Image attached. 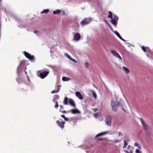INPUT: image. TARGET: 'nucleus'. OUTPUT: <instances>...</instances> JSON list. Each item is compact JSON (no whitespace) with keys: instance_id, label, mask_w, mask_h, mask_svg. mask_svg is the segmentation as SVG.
<instances>
[{"instance_id":"nucleus-1","label":"nucleus","mask_w":153,"mask_h":153,"mask_svg":"<svg viewBox=\"0 0 153 153\" xmlns=\"http://www.w3.org/2000/svg\"><path fill=\"white\" fill-rule=\"evenodd\" d=\"M24 54L26 57L30 60L31 61L34 60V56L33 55H31L28 52L25 51L24 52Z\"/></svg>"},{"instance_id":"nucleus-2","label":"nucleus","mask_w":153,"mask_h":153,"mask_svg":"<svg viewBox=\"0 0 153 153\" xmlns=\"http://www.w3.org/2000/svg\"><path fill=\"white\" fill-rule=\"evenodd\" d=\"M24 54L26 57L30 60L31 61L34 60V56L33 55H31L28 52L25 51L24 52Z\"/></svg>"},{"instance_id":"nucleus-3","label":"nucleus","mask_w":153,"mask_h":153,"mask_svg":"<svg viewBox=\"0 0 153 153\" xmlns=\"http://www.w3.org/2000/svg\"><path fill=\"white\" fill-rule=\"evenodd\" d=\"M24 54L26 57L30 60L31 61L34 60V56L33 55H31L28 52L25 51L24 52Z\"/></svg>"},{"instance_id":"nucleus-4","label":"nucleus","mask_w":153,"mask_h":153,"mask_svg":"<svg viewBox=\"0 0 153 153\" xmlns=\"http://www.w3.org/2000/svg\"><path fill=\"white\" fill-rule=\"evenodd\" d=\"M24 54L26 57L30 60L31 61L34 60V56L33 55H31L28 52L25 51L24 52Z\"/></svg>"},{"instance_id":"nucleus-5","label":"nucleus","mask_w":153,"mask_h":153,"mask_svg":"<svg viewBox=\"0 0 153 153\" xmlns=\"http://www.w3.org/2000/svg\"><path fill=\"white\" fill-rule=\"evenodd\" d=\"M91 22V20L88 18H85L80 22V24L82 26H84L89 23Z\"/></svg>"},{"instance_id":"nucleus-6","label":"nucleus","mask_w":153,"mask_h":153,"mask_svg":"<svg viewBox=\"0 0 153 153\" xmlns=\"http://www.w3.org/2000/svg\"><path fill=\"white\" fill-rule=\"evenodd\" d=\"M119 104V102H112L111 105L112 107V109L113 111H117Z\"/></svg>"},{"instance_id":"nucleus-7","label":"nucleus","mask_w":153,"mask_h":153,"mask_svg":"<svg viewBox=\"0 0 153 153\" xmlns=\"http://www.w3.org/2000/svg\"><path fill=\"white\" fill-rule=\"evenodd\" d=\"M49 72L45 71L41 72L39 74V76L42 79H43L46 77L48 74Z\"/></svg>"},{"instance_id":"nucleus-8","label":"nucleus","mask_w":153,"mask_h":153,"mask_svg":"<svg viewBox=\"0 0 153 153\" xmlns=\"http://www.w3.org/2000/svg\"><path fill=\"white\" fill-rule=\"evenodd\" d=\"M140 120L143 127L145 131L148 130L149 129V127L148 125L145 123L142 118H140Z\"/></svg>"},{"instance_id":"nucleus-9","label":"nucleus","mask_w":153,"mask_h":153,"mask_svg":"<svg viewBox=\"0 0 153 153\" xmlns=\"http://www.w3.org/2000/svg\"><path fill=\"white\" fill-rule=\"evenodd\" d=\"M81 36L79 33H76L74 35L73 40L75 41H78L80 39Z\"/></svg>"},{"instance_id":"nucleus-10","label":"nucleus","mask_w":153,"mask_h":153,"mask_svg":"<svg viewBox=\"0 0 153 153\" xmlns=\"http://www.w3.org/2000/svg\"><path fill=\"white\" fill-rule=\"evenodd\" d=\"M56 123L62 129H63L64 128V125L65 123V122L62 121L61 122L57 120L56 121Z\"/></svg>"},{"instance_id":"nucleus-11","label":"nucleus","mask_w":153,"mask_h":153,"mask_svg":"<svg viewBox=\"0 0 153 153\" xmlns=\"http://www.w3.org/2000/svg\"><path fill=\"white\" fill-rule=\"evenodd\" d=\"M111 52L113 56L117 58H119L120 59H122L121 57L116 51L112 50L111 51Z\"/></svg>"},{"instance_id":"nucleus-12","label":"nucleus","mask_w":153,"mask_h":153,"mask_svg":"<svg viewBox=\"0 0 153 153\" xmlns=\"http://www.w3.org/2000/svg\"><path fill=\"white\" fill-rule=\"evenodd\" d=\"M106 123L107 125L111 126V119L109 116H107L105 119Z\"/></svg>"},{"instance_id":"nucleus-13","label":"nucleus","mask_w":153,"mask_h":153,"mask_svg":"<svg viewBox=\"0 0 153 153\" xmlns=\"http://www.w3.org/2000/svg\"><path fill=\"white\" fill-rule=\"evenodd\" d=\"M75 94L76 97L80 100L83 99V97L81 93L79 91H76L75 93Z\"/></svg>"},{"instance_id":"nucleus-14","label":"nucleus","mask_w":153,"mask_h":153,"mask_svg":"<svg viewBox=\"0 0 153 153\" xmlns=\"http://www.w3.org/2000/svg\"><path fill=\"white\" fill-rule=\"evenodd\" d=\"M69 103L71 105L75 107L76 105L74 101L72 99L70 98L68 100Z\"/></svg>"},{"instance_id":"nucleus-15","label":"nucleus","mask_w":153,"mask_h":153,"mask_svg":"<svg viewBox=\"0 0 153 153\" xmlns=\"http://www.w3.org/2000/svg\"><path fill=\"white\" fill-rule=\"evenodd\" d=\"M71 111L72 113L73 114H79L80 113V111L77 109H71Z\"/></svg>"},{"instance_id":"nucleus-16","label":"nucleus","mask_w":153,"mask_h":153,"mask_svg":"<svg viewBox=\"0 0 153 153\" xmlns=\"http://www.w3.org/2000/svg\"><path fill=\"white\" fill-rule=\"evenodd\" d=\"M114 33L121 40L124 41H125V40H124L120 36V35L119 33L116 31H115L114 32Z\"/></svg>"},{"instance_id":"nucleus-17","label":"nucleus","mask_w":153,"mask_h":153,"mask_svg":"<svg viewBox=\"0 0 153 153\" xmlns=\"http://www.w3.org/2000/svg\"><path fill=\"white\" fill-rule=\"evenodd\" d=\"M107 133L108 132H104L101 133H99V134H98L95 137L97 138L98 137L103 135H105V134H107Z\"/></svg>"},{"instance_id":"nucleus-18","label":"nucleus","mask_w":153,"mask_h":153,"mask_svg":"<svg viewBox=\"0 0 153 153\" xmlns=\"http://www.w3.org/2000/svg\"><path fill=\"white\" fill-rule=\"evenodd\" d=\"M123 68L124 71L127 73L128 74L129 72V70L128 68L125 67L123 66Z\"/></svg>"},{"instance_id":"nucleus-19","label":"nucleus","mask_w":153,"mask_h":153,"mask_svg":"<svg viewBox=\"0 0 153 153\" xmlns=\"http://www.w3.org/2000/svg\"><path fill=\"white\" fill-rule=\"evenodd\" d=\"M117 21L113 20L112 19L111 20V22L112 23V24H113L115 26L117 24Z\"/></svg>"},{"instance_id":"nucleus-20","label":"nucleus","mask_w":153,"mask_h":153,"mask_svg":"<svg viewBox=\"0 0 153 153\" xmlns=\"http://www.w3.org/2000/svg\"><path fill=\"white\" fill-rule=\"evenodd\" d=\"M68 98L67 97H66L64 98V103L65 105L68 104Z\"/></svg>"},{"instance_id":"nucleus-21","label":"nucleus","mask_w":153,"mask_h":153,"mask_svg":"<svg viewBox=\"0 0 153 153\" xmlns=\"http://www.w3.org/2000/svg\"><path fill=\"white\" fill-rule=\"evenodd\" d=\"M70 80L71 79L65 76L63 77L62 78V80L63 81H68Z\"/></svg>"},{"instance_id":"nucleus-22","label":"nucleus","mask_w":153,"mask_h":153,"mask_svg":"<svg viewBox=\"0 0 153 153\" xmlns=\"http://www.w3.org/2000/svg\"><path fill=\"white\" fill-rule=\"evenodd\" d=\"M130 149V145H129L128 146L127 148V149L128 150V151H126V152L127 153H132V151L131 149Z\"/></svg>"},{"instance_id":"nucleus-23","label":"nucleus","mask_w":153,"mask_h":153,"mask_svg":"<svg viewBox=\"0 0 153 153\" xmlns=\"http://www.w3.org/2000/svg\"><path fill=\"white\" fill-rule=\"evenodd\" d=\"M108 18L111 19L112 18V14L111 12L109 11L108 12Z\"/></svg>"},{"instance_id":"nucleus-24","label":"nucleus","mask_w":153,"mask_h":153,"mask_svg":"<svg viewBox=\"0 0 153 153\" xmlns=\"http://www.w3.org/2000/svg\"><path fill=\"white\" fill-rule=\"evenodd\" d=\"M53 13L54 14H59L60 13V11L59 10H57L56 11H53Z\"/></svg>"},{"instance_id":"nucleus-25","label":"nucleus","mask_w":153,"mask_h":153,"mask_svg":"<svg viewBox=\"0 0 153 153\" xmlns=\"http://www.w3.org/2000/svg\"><path fill=\"white\" fill-rule=\"evenodd\" d=\"M91 92L93 94V96L95 98H96L97 96L95 92L93 91H91Z\"/></svg>"},{"instance_id":"nucleus-26","label":"nucleus","mask_w":153,"mask_h":153,"mask_svg":"<svg viewBox=\"0 0 153 153\" xmlns=\"http://www.w3.org/2000/svg\"><path fill=\"white\" fill-rule=\"evenodd\" d=\"M134 146H137L138 147V148L139 149H141V147L136 142L135 143Z\"/></svg>"},{"instance_id":"nucleus-27","label":"nucleus","mask_w":153,"mask_h":153,"mask_svg":"<svg viewBox=\"0 0 153 153\" xmlns=\"http://www.w3.org/2000/svg\"><path fill=\"white\" fill-rule=\"evenodd\" d=\"M49 11V10L48 9H46L44 10L42 12H41V13H48Z\"/></svg>"},{"instance_id":"nucleus-28","label":"nucleus","mask_w":153,"mask_h":153,"mask_svg":"<svg viewBox=\"0 0 153 153\" xmlns=\"http://www.w3.org/2000/svg\"><path fill=\"white\" fill-rule=\"evenodd\" d=\"M112 19L118 21V17L114 15V16L113 19Z\"/></svg>"},{"instance_id":"nucleus-29","label":"nucleus","mask_w":153,"mask_h":153,"mask_svg":"<svg viewBox=\"0 0 153 153\" xmlns=\"http://www.w3.org/2000/svg\"><path fill=\"white\" fill-rule=\"evenodd\" d=\"M124 145L123 146V148H125L126 147V146L128 144L127 143L125 140H124Z\"/></svg>"},{"instance_id":"nucleus-30","label":"nucleus","mask_w":153,"mask_h":153,"mask_svg":"<svg viewBox=\"0 0 153 153\" xmlns=\"http://www.w3.org/2000/svg\"><path fill=\"white\" fill-rule=\"evenodd\" d=\"M65 55L67 56V57L70 59H71V58L70 57V56L67 53H65Z\"/></svg>"},{"instance_id":"nucleus-31","label":"nucleus","mask_w":153,"mask_h":153,"mask_svg":"<svg viewBox=\"0 0 153 153\" xmlns=\"http://www.w3.org/2000/svg\"><path fill=\"white\" fill-rule=\"evenodd\" d=\"M55 103H56V104L55 105V108H57L59 106V105L58 104V102L57 101H56L55 102Z\"/></svg>"},{"instance_id":"nucleus-32","label":"nucleus","mask_w":153,"mask_h":153,"mask_svg":"<svg viewBox=\"0 0 153 153\" xmlns=\"http://www.w3.org/2000/svg\"><path fill=\"white\" fill-rule=\"evenodd\" d=\"M142 50L144 52H146V50L144 46H142Z\"/></svg>"},{"instance_id":"nucleus-33","label":"nucleus","mask_w":153,"mask_h":153,"mask_svg":"<svg viewBox=\"0 0 153 153\" xmlns=\"http://www.w3.org/2000/svg\"><path fill=\"white\" fill-rule=\"evenodd\" d=\"M98 114L97 113H94V116L95 118H97L98 117Z\"/></svg>"},{"instance_id":"nucleus-34","label":"nucleus","mask_w":153,"mask_h":153,"mask_svg":"<svg viewBox=\"0 0 153 153\" xmlns=\"http://www.w3.org/2000/svg\"><path fill=\"white\" fill-rule=\"evenodd\" d=\"M136 153H141V151L138 149H136Z\"/></svg>"},{"instance_id":"nucleus-35","label":"nucleus","mask_w":153,"mask_h":153,"mask_svg":"<svg viewBox=\"0 0 153 153\" xmlns=\"http://www.w3.org/2000/svg\"><path fill=\"white\" fill-rule=\"evenodd\" d=\"M58 92L57 91H56L55 90H53L51 91V93L52 94H54V93H56Z\"/></svg>"},{"instance_id":"nucleus-36","label":"nucleus","mask_w":153,"mask_h":153,"mask_svg":"<svg viewBox=\"0 0 153 153\" xmlns=\"http://www.w3.org/2000/svg\"><path fill=\"white\" fill-rule=\"evenodd\" d=\"M70 60H72V61H73L74 62H76V61L75 59H72L71 58V59H70Z\"/></svg>"},{"instance_id":"nucleus-37","label":"nucleus","mask_w":153,"mask_h":153,"mask_svg":"<svg viewBox=\"0 0 153 153\" xmlns=\"http://www.w3.org/2000/svg\"><path fill=\"white\" fill-rule=\"evenodd\" d=\"M97 140L100 141H102L103 140V139L102 138H100L99 139H97Z\"/></svg>"},{"instance_id":"nucleus-38","label":"nucleus","mask_w":153,"mask_h":153,"mask_svg":"<svg viewBox=\"0 0 153 153\" xmlns=\"http://www.w3.org/2000/svg\"><path fill=\"white\" fill-rule=\"evenodd\" d=\"M64 120L65 121H68V119L67 117H65L64 119Z\"/></svg>"},{"instance_id":"nucleus-39","label":"nucleus","mask_w":153,"mask_h":153,"mask_svg":"<svg viewBox=\"0 0 153 153\" xmlns=\"http://www.w3.org/2000/svg\"><path fill=\"white\" fill-rule=\"evenodd\" d=\"M61 112L62 113H66L67 112L65 110L63 111H61Z\"/></svg>"},{"instance_id":"nucleus-40","label":"nucleus","mask_w":153,"mask_h":153,"mask_svg":"<svg viewBox=\"0 0 153 153\" xmlns=\"http://www.w3.org/2000/svg\"><path fill=\"white\" fill-rule=\"evenodd\" d=\"M61 117L64 118V119H65V116L64 115H61Z\"/></svg>"},{"instance_id":"nucleus-41","label":"nucleus","mask_w":153,"mask_h":153,"mask_svg":"<svg viewBox=\"0 0 153 153\" xmlns=\"http://www.w3.org/2000/svg\"><path fill=\"white\" fill-rule=\"evenodd\" d=\"M94 111V112H96V111H97V108H94V109H93Z\"/></svg>"},{"instance_id":"nucleus-42","label":"nucleus","mask_w":153,"mask_h":153,"mask_svg":"<svg viewBox=\"0 0 153 153\" xmlns=\"http://www.w3.org/2000/svg\"><path fill=\"white\" fill-rule=\"evenodd\" d=\"M60 88L59 87V86H58V89L57 90L58 91V92L60 90Z\"/></svg>"},{"instance_id":"nucleus-43","label":"nucleus","mask_w":153,"mask_h":153,"mask_svg":"<svg viewBox=\"0 0 153 153\" xmlns=\"http://www.w3.org/2000/svg\"><path fill=\"white\" fill-rule=\"evenodd\" d=\"M60 108H60V109H63V107L62 105H61L60 106Z\"/></svg>"},{"instance_id":"nucleus-44","label":"nucleus","mask_w":153,"mask_h":153,"mask_svg":"<svg viewBox=\"0 0 153 153\" xmlns=\"http://www.w3.org/2000/svg\"><path fill=\"white\" fill-rule=\"evenodd\" d=\"M122 134L121 132H119V135H122Z\"/></svg>"},{"instance_id":"nucleus-45","label":"nucleus","mask_w":153,"mask_h":153,"mask_svg":"<svg viewBox=\"0 0 153 153\" xmlns=\"http://www.w3.org/2000/svg\"><path fill=\"white\" fill-rule=\"evenodd\" d=\"M37 32H37V31H34V33H37Z\"/></svg>"},{"instance_id":"nucleus-46","label":"nucleus","mask_w":153,"mask_h":153,"mask_svg":"<svg viewBox=\"0 0 153 153\" xmlns=\"http://www.w3.org/2000/svg\"><path fill=\"white\" fill-rule=\"evenodd\" d=\"M109 27L111 28L112 29V27L109 25Z\"/></svg>"},{"instance_id":"nucleus-47","label":"nucleus","mask_w":153,"mask_h":153,"mask_svg":"<svg viewBox=\"0 0 153 153\" xmlns=\"http://www.w3.org/2000/svg\"><path fill=\"white\" fill-rule=\"evenodd\" d=\"M86 66H88V64L87 63H86Z\"/></svg>"},{"instance_id":"nucleus-48","label":"nucleus","mask_w":153,"mask_h":153,"mask_svg":"<svg viewBox=\"0 0 153 153\" xmlns=\"http://www.w3.org/2000/svg\"><path fill=\"white\" fill-rule=\"evenodd\" d=\"M25 72L26 74H27V72L26 71H25Z\"/></svg>"},{"instance_id":"nucleus-49","label":"nucleus","mask_w":153,"mask_h":153,"mask_svg":"<svg viewBox=\"0 0 153 153\" xmlns=\"http://www.w3.org/2000/svg\"><path fill=\"white\" fill-rule=\"evenodd\" d=\"M26 69V68H25V69Z\"/></svg>"},{"instance_id":"nucleus-50","label":"nucleus","mask_w":153,"mask_h":153,"mask_svg":"<svg viewBox=\"0 0 153 153\" xmlns=\"http://www.w3.org/2000/svg\"><path fill=\"white\" fill-rule=\"evenodd\" d=\"M1 1V0H0V1Z\"/></svg>"}]
</instances>
